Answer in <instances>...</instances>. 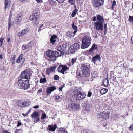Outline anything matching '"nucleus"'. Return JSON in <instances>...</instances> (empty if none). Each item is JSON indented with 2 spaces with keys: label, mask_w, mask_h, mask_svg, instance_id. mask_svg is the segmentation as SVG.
<instances>
[{
  "label": "nucleus",
  "mask_w": 133,
  "mask_h": 133,
  "mask_svg": "<svg viewBox=\"0 0 133 133\" xmlns=\"http://www.w3.org/2000/svg\"><path fill=\"white\" fill-rule=\"evenodd\" d=\"M57 50L59 52L52 51H49L46 52V55L49 57V59L50 61H53L56 60V59L57 57L64 55L65 51L64 50H63V49L61 47V45H59L58 46Z\"/></svg>",
  "instance_id": "f257e3e1"
},
{
  "label": "nucleus",
  "mask_w": 133,
  "mask_h": 133,
  "mask_svg": "<svg viewBox=\"0 0 133 133\" xmlns=\"http://www.w3.org/2000/svg\"><path fill=\"white\" fill-rule=\"evenodd\" d=\"M96 17L97 20L94 23V26L97 30L102 31L103 29V24L104 21L103 17L99 15H97Z\"/></svg>",
  "instance_id": "f03ea898"
},
{
  "label": "nucleus",
  "mask_w": 133,
  "mask_h": 133,
  "mask_svg": "<svg viewBox=\"0 0 133 133\" xmlns=\"http://www.w3.org/2000/svg\"><path fill=\"white\" fill-rule=\"evenodd\" d=\"M91 41V39L89 36L86 35L83 38L81 46V48L84 49L88 47L90 45Z\"/></svg>",
  "instance_id": "7ed1b4c3"
},
{
  "label": "nucleus",
  "mask_w": 133,
  "mask_h": 133,
  "mask_svg": "<svg viewBox=\"0 0 133 133\" xmlns=\"http://www.w3.org/2000/svg\"><path fill=\"white\" fill-rule=\"evenodd\" d=\"M28 81V80H24L20 79L18 80L17 83L18 87L21 89L24 90L28 89L30 87Z\"/></svg>",
  "instance_id": "20e7f679"
},
{
  "label": "nucleus",
  "mask_w": 133,
  "mask_h": 133,
  "mask_svg": "<svg viewBox=\"0 0 133 133\" xmlns=\"http://www.w3.org/2000/svg\"><path fill=\"white\" fill-rule=\"evenodd\" d=\"M39 14L38 13H33L30 17V19L32 21L34 25L37 26L39 23Z\"/></svg>",
  "instance_id": "39448f33"
},
{
  "label": "nucleus",
  "mask_w": 133,
  "mask_h": 133,
  "mask_svg": "<svg viewBox=\"0 0 133 133\" xmlns=\"http://www.w3.org/2000/svg\"><path fill=\"white\" fill-rule=\"evenodd\" d=\"M74 97L76 99L78 100H82L84 99L86 96L85 94L81 93L78 89L74 91Z\"/></svg>",
  "instance_id": "423d86ee"
},
{
  "label": "nucleus",
  "mask_w": 133,
  "mask_h": 133,
  "mask_svg": "<svg viewBox=\"0 0 133 133\" xmlns=\"http://www.w3.org/2000/svg\"><path fill=\"white\" fill-rule=\"evenodd\" d=\"M80 44L77 43L73 44L70 48V50L71 53H73L75 51L80 48Z\"/></svg>",
  "instance_id": "0eeeda50"
},
{
  "label": "nucleus",
  "mask_w": 133,
  "mask_h": 133,
  "mask_svg": "<svg viewBox=\"0 0 133 133\" xmlns=\"http://www.w3.org/2000/svg\"><path fill=\"white\" fill-rule=\"evenodd\" d=\"M21 79H28L30 78V74L29 71H24L22 72L20 75Z\"/></svg>",
  "instance_id": "6e6552de"
},
{
  "label": "nucleus",
  "mask_w": 133,
  "mask_h": 133,
  "mask_svg": "<svg viewBox=\"0 0 133 133\" xmlns=\"http://www.w3.org/2000/svg\"><path fill=\"white\" fill-rule=\"evenodd\" d=\"M103 2L104 0H93V5L94 7H99L102 5Z\"/></svg>",
  "instance_id": "1a4fd4ad"
},
{
  "label": "nucleus",
  "mask_w": 133,
  "mask_h": 133,
  "mask_svg": "<svg viewBox=\"0 0 133 133\" xmlns=\"http://www.w3.org/2000/svg\"><path fill=\"white\" fill-rule=\"evenodd\" d=\"M68 69V67L65 65H61L59 66L58 68V70L59 72L64 74V72L66 71Z\"/></svg>",
  "instance_id": "9d476101"
},
{
  "label": "nucleus",
  "mask_w": 133,
  "mask_h": 133,
  "mask_svg": "<svg viewBox=\"0 0 133 133\" xmlns=\"http://www.w3.org/2000/svg\"><path fill=\"white\" fill-rule=\"evenodd\" d=\"M31 116L34 122H36L40 120L39 118L38 117V113L37 112H34L31 115Z\"/></svg>",
  "instance_id": "9b49d317"
},
{
  "label": "nucleus",
  "mask_w": 133,
  "mask_h": 133,
  "mask_svg": "<svg viewBox=\"0 0 133 133\" xmlns=\"http://www.w3.org/2000/svg\"><path fill=\"white\" fill-rule=\"evenodd\" d=\"M97 46L95 44H93L91 48L89 50V52L91 54L96 53L97 51Z\"/></svg>",
  "instance_id": "f8f14e48"
},
{
  "label": "nucleus",
  "mask_w": 133,
  "mask_h": 133,
  "mask_svg": "<svg viewBox=\"0 0 133 133\" xmlns=\"http://www.w3.org/2000/svg\"><path fill=\"white\" fill-rule=\"evenodd\" d=\"M56 67V66H51L46 70V73L48 75L50 74V73L53 72L55 71V70Z\"/></svg>",
  "instance_id": "ddd939ff"
},
{
  "label": "nucleus",
  "mask_w": 133,
  "mask_h": 133,
  "mask_svg": "<svg viewBox=\"0 0 133 133\" xmlns=\"http://www.w3.org/2000/svg\"><path fill=\"white\" fill-rule=\"evenodd\" d=\"M100 55L97 54L95 56L93 57L92 61L94 64L97 61H100L101 60Z\"/></svg>",
  "instance_id": "4468645a"
},
{
  "label": "nucleus",
  "mask_w": 133,
  "mask_h": 133,
  "mask_svg": "<svg viewBox=\"0 0 133 133\" xmlns=\"http://www.w3.org/2000/svg\"><path fill=\"white\" fill-rule=\"evenodd\" d=\"M56 89V88L54 86L49 87L46 89V91L47 94H50L52 92Z\"/></svg>",
  "instance_id": "2eb2a0df"
},
{
  "label": "nucleus",
  "mask_w": 133,
  "mask_h": 133,
  "mask_svg": "<svg viewBox=\"0 0 133 133\" xmlns=\"http://www.w3.org/2000/svg\"><path fill=\"white\" fill-rule=\"evenodd\" d=\"M81 69L82 70V72H88L90 71L89 68L87 66L83 64L81 65Z\"/></svg>",
  "instance_id": "dca6fc26"
},
{
  "label": "nucleus",
  "mask_w": 133,
  "mask_h": 133,
  "mask_svg": "<svg viewBox=\"0 0 133 133\" xmlns=\"http://www.w3.org/2000/svg\"><path fill=\"white\" fill-rule=\"evenodd\" d=\"M57 125L56 124L54 125H49L48 128V130L51 131H54L57 128Z\"/></svg>",
  "instance_id": "f3484780"
},
{
  "label": "nucleus",
  "mask_w": 133,
  "mask_h": 133,
  "mask_svg": "<svg viewBox=\"0 0 133 133\" xmlns=\"http://www.w3.org/2000/svg\"><path fill=\"white\" fill-rule=\"evenodd\" d=\"M69 106L71 108V109L74 110H76L79 108V106L78 105L74 104H71Z\"/></svg>",
  "instance_id": "a211bd4d"
},
{
  "label": "nucleus",
  "mask_w": 133,
  "mask_h": 133,
  "mask_svg": "<svg viewBox=\"0 0 133 133\" xmlns=\"http://www.w3.org/2000/svg\"><path fill=\"white\" fill-rule=\"evenodd\" d=\"M101 115L104 119H107L109 117V115L108 112H105V111H104L101 113Z\"/></svg>",
  "instance_id": "6ab92c4d"
},
{
  "label": "nucleus",
  "mask_w": 133,
  "mask_h": 133,
  "mask_svg": "<svg viewBox=\"0 0 133 133\" xmlns=\"http://www.w3.org/2000/svg\"><path fill=\"white\" fill-rule=\"evenodd\" d=\"M28 29H25L22 30L18 33V36L19 37H21L26 34L28 31Z\"/></svg>",
  "instance_id": "aec40b11"
},
{
  "label": "nucleus",
  "mask_w": 133,
  "mask_h": 133,
  "mask_svg": "<svg viewBox=\"0 0 133 133\" xmlns=\"http://www.w3.org/2000/svg\"><path fill=\"white\" fill-rule=\"evenodd\" d=\"M24 55L23 54H20L19 57L17 59L16 62L17 63H19L22 60L23 63L25 59H23Z\"/></svg>",
  "instance_id": "412c9836"
},
{
  "label": "nucleus",
  "mask_w": 133,
  "mask_h": 133,
  "mask_svg": "<svg viewBox=\"0 0 133 133\" xmlns=\"http://www.w3.org/2000/svg\"><path fill=\"white\" fill-rule=\"evenodd\" d=\"M57 36L56 35L52 36L50 39V43L54 44L56 41Z\"/></svg>",
  "instance_id": "4be33fe9"
},
{
  "label": "nucleus",
  "mask_w": 133,
  "mask_h": 133,
  "mask_svg": "<svg viewBox=\"0 0 133 133\" xmlns=\"http://www.w3.org/2000/svg\"><path fill=\"white\" fill-rule=\"evenodd\" d=\"M75 33L71 31H68L66 32L67 36L70 38L73 37L75 34Z\"/></svg>",
  "instance_id": "5701e85b"
},
{
  "label": "nucleus",
  "mask_w": 133,
  "mask_h": 133,
  "mask_svg": "<svg viewBox=\"0 0 133 133\" xmlns=\"http://www.w3.org/2000/svg\"><path fill=\"white\" fill-rule=\"evenodd\" d=\"M24 107H26L29 105L31 104V101L27 99H24L23 101Z\"/></svg>",
  "instance_id": "b1692460"
},
{
  "label": "nucleus",
  "mask_w": 133,
  "mask_h": 133,
  "mask_svg": "<svg viewBox=\"0 0 133 133\" xmlns=\"http://www.w3.org/2000/svg\"><path fill=\"white\" fill-rule=\"evenodd\" d=\"M16 104L17 106L19 107H24V104L23 103V101L19 100L18 101L16 102Z\"/></svg>",
  "instance_id": "393cba45"
},
{
  "label": "nucleus",
  "mask_w": 133,
  "mask_h": 133,
  "mask_svg": "<svg viewBox=\"0 0 133 133\" xmlns=\"http://www.w3.org/2000/svg\"><path fill=\"white\" fill-rule=\"evenodd\" d=\"M10 2L9 0H5V9L9 8L10 7Z\"/></svg>",
  "instance_id": "a878e982"
},
{
  "label": "nucleus",
  "mask_w": 133,
  "mask_h": 133,
  "mask_svg": "<svg viewBox=\"0 0 133 133\" xmlns=\"http://www.w3.org/2000/svg\"><path fill=\"white\" fill-rule=\"evenodd\" d=\"M109 81L107 78H106L104 79L103 84L104 85L105 87H107L108 85Z\"/></svg>",
  "instance_id": "bb28decb"
},
{
  "label": "nucleus",
  "mask_w": 133,
  "mask_h": 133,
  "mask_svg": "<svg viewBox=\"0 0 133 133\" xmlns=\"http://www.w3.org/2000/svg\"><path fill=\"white\" fill-rule=\"evenodd\" d=\"M83 74V77H89L90 74V71H89L87 72H82Z\"/></svg>",
  "instance_id": "cd10ccee"
},
{
  "label": "nucleus",
  "mask_w": 133,
  "mask_h": 133,
  "mask_svg": "<svg viewBox=\"0 0 133 133\" xmlns=\"http://www.w3.org/2000/svg\"><path fill=\"white\" fill-rule=\"evenodd\" d=\"M108 91V89H107L103 88L101 89L100 91V92L101 94H103Z\"/></svg>",
  "instance_id": "c85d7f7f"
},
{
  "label": "nucleus",
  "mask_w": 133,
  "mask_h": 133,
  "mask_svg": "<svg viewBox=\"0 0 133 133\" xmlns=\"http://www.w3.org/2000/svg\"><path fill=\"white\" fill-rule=\"evenodd\" d=\"M72 28L74 30L73 32L75 34L77 32V27L74 25V23H73L72 24Z\"/></svg>",
  "instance_id": "c756f323"
},
{
  "label": "nucleus",
  "mask_w": 133,
  "mask_h": 133,
  "mask_svg": "<svg viewBox=\"0 0 133 133\" xmlns=\"http://www.w3.org/2000/svg\"><path fill=\"white\" fill-rule=\"evenodd\" d=\"M12 17V14H11V12L10 13V17H9V23H8V30H9V29L10 28V26L12 25H11V23H10V21L11 18Z\"/></svg>",
  "instance_id": "7c9ffc66"
},
{
  "label": "nucleus",
  "mask_w": 133,
  "mask_h": 133,
  "mask_svg": "<svg viewBox=\"0 0 133 133\" xmlns=\"http://www.w3.org/2000/svg\"><path fill=\"white\" fill-rule=\"evenodd\" d=\"M47 80L45 78H41L40 80V82L41 83H43L46 82Z\"/></svg>",
  "instance_id": "2f4dec72"
},
{
  "label": "nucleus",
  "mask_w": 133,
  "mask_h": 133,
  "mask_svg": "<svg viewBox=\"0 0 133 133\" xmlns=\"http://www.w3.org/2000/svg\"><path fill=\"white\" fill-rule=\"evenodd\" d=\"M77 12L78 10L77 9L75 10L71 14V16L73 17H74L76 14L77 13Z\"/></svg>",
  "instance_id": "473e14b6"
},
{
  "label": "nucleus",
  "mask_w": 133,
  "mask_h": 133,
  "mask_svg": "<svg viewBox=\"0 0 133 133\" xmlns=\"http://www.w3.org/2000/svg\"><path fill=\"white\" fill-rule=\"evenodd\" d=\"M128 21L130 22H131L133 24V16H129Z\"/></svg>",
  "instance_id": "72a5a7b5"
},
{
  "label": "nucleus",
  "mask_w": 133,
  "mask_h": 133,
  "mask_svg": "<svg viewBox=\"0 0 133 133\" xmlns=\"http://www.w3.org/2000/svg\"><path fill=\"white\" fill-rule=\"evenodd\" d=\"M77 59L76 58H73L71 59V61L70 62L71 63L72 65L76 62V61Z\"/></svg>",
  "instance_id": "f704fd0d"
},
{
  "label": "nucleus",
  "mask_w": 133,
  "mask_h": 133,
  "mask_svg": "<svg viewBox=\"0 0 133 133\" xmlns=\"http://www.w3.org/2000/svg\"><path fill=\"white\" fill-rule=\"evenodd\" d=\"M28 47L29 46L28 45H24L22 46V49L23 50H24L28 49Z\"/></svg>",
  "instance_id": "c9c22d12"
},
{
  "label": "nucleus",
  "mask_w": 133,
  "mask_h": 133,
  "mask_svg": "<svg viewBox=\"0 0 133 133\" xmlns=\"http://www.w3.org/2000/svg\"><path fill=\"white\" fill-rule=\"evenodd\" d=\"M75 0H69V3L71 4V5L74 4L75 3Z\"/></svg>",
  "instance_id": "e433bc0d"
},
{
  "label": "nucleus",
  "mask_w": 133,
  "mask_h": 133,
  "mask_svg": "<svg viewBox=\"0 0 133 133\" xmlns=\"http://www.w3.org/2000/svg\"><path fill=\"white\" fill-rule=\"evenodd\" d=\"M61 47L62 48V49H63V50H64V51H65V49L66 47L67 46V45L66 44H63L62 45H61Z\"/></svg>",
  "instance_id": "4c0bfd02"
},
{
  "label": "nucleus",
  "mask_w": 133,
  "mask_h": 133,
  "mask_svg": "<svg viewBox=\"0 0 133 133\" xmlns=\"http://www.w3.org/2000/svg\"><path fill=\"white\" fill-rule=\"evenodd\" d=\"M22 129H16L15 133H22Z\"/></svg>",
  "instance_id": "58836bf2"
},
{
  "label": "nucleus",
  "mask_w": 133,
  "mask_h": 133,
  "mask_svg": "<svg viewBox=\"0 0 133 133\" xmlns=\"http://www.w3.org/2000/svg\"><path fill=\"white\" fill-rule=\"evenodd\" d=\"M90 130H89L84 129L82 132V133H89Z\"/></svg>",
  "instance_id": "ea45409f"
},
{
  "label": "nucleus",
  "mask_w": 133,
  "mask_h": 133,
  "mask_svg": "<svg viewBox=\"0 0 133 133\" xmlns=\"http://www.w3.org/2000/svg\"><path fill=\"white\" fill-rule=\"evenodd\" d=\"M4 38H3V37H2L0 38V47L2 45L3 43V40Z\"/></svg>",
  "instance_id": "a19ab883"
},
{
  "label": "nucleus",
  "mask_w": 133,
  "mask_h": 133,
  "mask_svg": "<svg viewBox=\"0 0 133 133\" xmlns=\"http://www.w3.org/2000/svg\"><path fill=\"white\" fill-rule=\"evenodd\" d=\"M46 115L45 113L43 114L41 116V119H44L46 117Z\"/></svg>",
  "instance_id": "79ce46f5"
},
{
  "label": "nucleus",
  "mask_w": 133,
  "mask_h": 133,
  "mask_svg": "<svg viewBox=\"0 0 133 133\" xmlns=\"http://www.w3.org/2000/svg\"><path fill=\"white\" fill-rule=\"evenodd\" d=\"M81 74L79 72H76V77L77 78H79L81 77Z\"/></svg>",
  "instance_id": "37998d69"
},
{
  "label": "nucleus",
  "mask_w": 133,
  "mask_h": 133,
  "mask_svg": "<svg viewBox=\"0 0 133 133\" xmlns=\"http://www.w3.org/2000/svg\"><path fill=\"white\" fill-rule=\"evenodd\" d=\"M59 77L57 75H55L54 77V79L55 80H57L59 79Z\"/></svg>",
  "instance_id": "c03bdc74"
},
{
  "label": "nucleus",
  "mask_w": 133,
  "mask_h": 133,
  "mask_svg": "<svg viewBox=\"0 0 133 133\" xmlns=\"http://www.w3.org/2000/svg\"><path fill=\"white\" fill-rule=\"evenodd\" d=\"M61 132L62 133H68L63 128H62L61 129Z\"/></svg>",
  "instance_id": "a18cd8bd"
},
{
  "label": "nucleus",
  "mask_w": 133,
  "mask_h": 133,
  "mask_svg": "<svg viewBox=\"0 0 133 133\" xmlns=\"http://www.w3.org/2000/svg\"><path fill=\"white\" fill-rule=\"evenodd\" d=\"M107 24H104V30H105V32H104V33L105 34H106L107 32Z\"/></svg>",
  "instance_id": "49530a36"
},
{
  "label": "nucleus",
  "mask_w": 133,
  "mask_h": 133,
  "mask_svg": "<svg viewBox=\"0 0 133 133\" xmlns=\"http://www.w3.org/2000/svg\"><path fill=\"white\" fill-rule=\"evenodd\" d=\"M116 5V1H113L112 5V9H113V8H114V6H115Z\"/></svg>",
  "instance_id": "de8ad7c7"
},
{
  "label": "nucleus",
  "mask_w": 133,
  "mask_h": 133,
  "mask_svg": "<svg viewBox=\"0 0 133 133\" xmlns=\"http://www.w3.org/2000/svg\"><path fill=\"white\" fill-rule=\"evenodd\" d=\"M92 94V92L91 91H89L87 94V96L89 97H90Z\"/></svg>",
  "instance_id": "09e8293b"
},
{
  "label": "nucleus",
  "mask_w": 133,
  "mask_h": 133,
  "mask_svg": "<svg viewBox=\"0 0 133 133\" xmlns=\"http://www.w3.org/2000/svg\"><path fill=\"white\" fill-rule=\"evenodd\" d=\"M17 19L18 20L19 22L20 21L21 19V17L20 15H18L17 16Z\"/></svg>",
  "instance_id": "8fccbe9b"
},
{
  "label": "nucleus",
  "mask_w": 133,
  "mask_h": 133,
  "mask_svg": "<svg viewBox=\"0 0 133 133\" xmlns=\"http://www.w3.org/2000/svg\"><path fill=\"white\" fill-rule=\"evenodd\" d=\"M92 76L94 77H96L97 75L96 74V72L95 71H94L93 72V73L92 74Z\"/></svg>",
  "instance_id": "3c124183"
},
{
  "label": "nucleus",
  "mask_w": 133,
  "mask_h": 133,
  "mask_svg": "<svg viewBox=\"0 0 133 133\" xmlns=\"http://www.w3.org/2000/svg\"><path fill=\"white\" fill-rule=\"evenodd\" d=\"M55 98L57 100L58 99L60 98V96L57 95H55Z\"/></svg>",
  "instance_id": "603ef678"
},
{
  "label": "nucleus",
  "mask_w": 133,
  "mask_h": 133,
  "mask_svg": "<svg viewBox=\"0 0 133 133\" xmlns=\"http://www.w3.org/2000/svg\"><path fill=\"white\" fill-rule=\"evenodd\" d=\"M129 129L130 130H132L133 129V125H130L129 127Z\"/></svg>",
  "instance_id": "864d4df0"
},
{
  "label": "nucleus",
  "mask_w": 133,
  "mask_h": 133,
  "mask_svg": "<svg viewBox=\"0 0 133 133\" xmlns=\"http://www.w3.org/2000/svg\"><path fill=\"white\" fill-rule=\"evenodd\" d=\"M36 1L39 4L41 3L42 2V0H36Z\"/></svg>",
  "instance_id": "5fc2aeb1"
},
{
  "label": "nucleus",
  "mask_w": 133,
  "mask_h": 133,
  "mask_svg": "<svg viewBox=\"0 0 133 133\" xmlns=\"http://www.w3.org/2000/svg\"><path fill=\"white\" fill-rule=\"evenodd\" d=\"M31 111V109H29L28 111V113H26L25 114V115H24V114H23L22 115H23L24 116H26V115L28 114Z\"/></svg>",
  "instance_id": "6e6d98bb"
},
{
  "label": "nucleus",
  "mask_w": 133,
  "mask_h": 133,
  "mask_svg": "<svg viewBox=\"0 0 133 133\" xmlns=\"http://www.w3.org/2000/svg\"><path fill=\"white\" fill-rule=\"evenodd\" d=\"M22 124L19 121L18 122V124L17 125V126H20Z\"/></svg>",
  "instance_id": "4d7b16f0"
},
{
  "label": "nucleus",
  "mask_w": 133,
  "mask_h": 133,
  "mask_svg": "<svg viewBox=\"0 0 133 133\" xmlns=\"http://www.w3.org/2000/svg\"><path fill=\"white\" fill-rule=\"evenodd\" d=\"M3 54L2 53H1L0 54V60L2 59L3 58Z\"/></svg>",
  "instance_id": "13d9d810"
},
{
  "label": "nucleus",
  "mask_w": 133,
  "mask_h": 133,
  "mask_svg": "<svg viewBox=\"0 0 133 133\" xmlns=\"http://www.w3.org/2000/svg\"><path fill=\"white\" fill-rule=\"evenodd\" d=\"M96 20V17L95 16H94L93 17V21L94 22H95Z\"/></svg>",
  "instance_id": "bf43d9fd"
},
{
  "label": "nucleus",
  "mask_w": 133,
  "mask_h": 133,
  "mask_svg": "<svg viewBox=\"0 0 133 133\" xmlns=\"http://www.w3.org/2000/svg\"><path fill=\"white\" fill-rule=\"evenodd\" d=\"M20 1L22 2L25 3L26 2L27 0H20Z\"/></svg>",
  "instance_id": "052dcab7"
},
{
  "label": "nucleus",
  "mask_w": 133,
  "mask_h": 133,
  "mask_svg": "<svg viewBox=\"0 0 133 133\" xmlns=\"http://www.w3.org/2000/svg\"><path fill=\"white\" fill-rule=\"evenodd\" d=\"M63 86H62L61 87H60L59 88V90L60 91H62V89L63 88Z\"/></svg>",
  "instance_id": "680f3d73"
},
{
  "label": "nucleus",
  "mask_w": 133,
  "mask_h": 133,
  "mask_svg": "<svg viewBox=\"0 0 133 133\" xmlns=\"http://www.w3.org/2000/svg\"><path fill=\"white\" fill-rule=\"evenodd\" d=\"M2 133H10L8 131L6 130H4L2 132Z\"/></svg>",
  "instance_id": "e2e57ef3"
},
{
  "label": "nucleus",
  "mask_w": 133,
  "mask_h": 133,
  "mask_svg": "<svg viewBox=\"0 0 133 133\" xmlns=\"http://www.w3.org/2000/svg\"><path fill=\"white\" fill-rule=\"evenodd\" d=\"M39 106L38 105H36L33 107V108L35 109H37L39 108Z\"/></svg>",
  "instance_id": "0e129e2a"
},
{
  "label": "nucleus",
  "mask_w": 133,
  "mask_h": 133,
  "mask_svg": "<svg viewBox=\"0 0 133 133\" xmlns=\"http://www.w3.org/2000/svg\"><path fill=\"white\" fill-rule=\"evenodd\" d=\"M131 42L133 44V36L131 37Z\"/></svg>",
  "instance_id": "69168bd1"
},
{
  "label": "nucleus",
  "mask_w": 133,
  "mask_h": 133,
  "mask_svg": "<svg viewBox=\"0 0 133 133\" xmlns=\"http://www.w3.org/2000/svg\"><path fill=\"white\" fill-rule=\"evenodd\" d=\"M42 89H40L38 90V93H40L42 92Z\"/></svg>",
  "instance_id": "338daca9"
},
{
  "label": "nucleus",
  "mask_w": 133,
  "mask_h": 133,
  "mask_svg": "<svg viewBox=\"0 0 133 133\" xmlns=\"http://www.w3.org/2000/svg\"><path fill=\"white\" fill-rule=\"evenodd\" d=\"M89 133H96L95 132L92 131V130H90V132Z\"/></svg>",
  "instance_id": "774afa93"
}]
</instances>
